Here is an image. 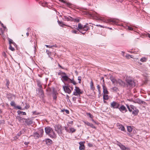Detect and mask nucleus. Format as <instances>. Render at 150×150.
Returning <instances> with one entry per match:
<instances>
[{"label":"nucleus","mask_w":150,"mask_h":150,"mask_svg":"<svg viewBox=\"0 0 150 150\" xmlns=\"http://www.w3.org/2000/svg\"><path fill=\"white\" fill-rule=\"evenodd\" d=\"M56 98H57V96L55 95H54L53 96V98H54V99H56Z\"/></svg>","instance_id":"60"},{"label":"nucleus","mask_w":150,"mask_h":150,"mask_svg":"<svg viewBox=\"0 0 150 150\" xmlns=\"http://www.w3.org/2000/svg\"><path fill=\"white\" fill-rule=\"evenodd\" d=\"M9 49L10 50L12 51H14L15 50L14 48L12 47V45H10L9 47Z\"/></svg>","instance_id":"37"},{"label":"nucleus","mask_w":150,"mask_h":150,"mask_svg":"<svg viewBox=\"0 0 150 150\" xmlns=\"http://www.w3.org/2000/svg\"><path fill=\"white\" fill-rule=\"evenodd\" d=\"M43 141L45 142L46 144L47 145H50L52 142V141L49 139H46Z\"/></svg>","instance_id":"16"},{"label":"nucleus","mask_w":150,"mask_h":150,"mask_svg":"<svg viewBox=\"0 0 150 150\" xmlns=\"http://www.w3.org/2000/svg\"><path fill=\"white\" fill-rule=\"evenodd\" d=\"M110 79L115 85L117 84V80L115 79L113 76H110Z\"/></svg>","instance_id":"14"},{"label":"nucleus","mask_w":150,"mask_h":150,"mask_svg":"<svg viewBox=\"0 0 150 150\" xmlns=\"http://www.w3.org/2000/svg\"><path fill=\"white\" fill-rule=\"evenodd\" d=\"M3 29L2 28H1L0 30L1 31V33H0V35H2L4 33V31L6 30L7 31V29H6L5 30H4V29L3 28Z\"/></svg>","instance_id":"27"},{"label":"nucleus","mask_w":150,"mask_h":150,"mask_svg":"<svg viewBox=\"0 0 150 150\" xmlns=\"http://www.w3.org/2000/svg\"><path fill=\"white\" fill-rule=\"evenodd\" d=\"M120 106L119 103L115 101H113L110 103V107L113 108H118Z\"/></svg>","instance_id":"9"},{"label":"nucleus","mask_w":150,"mask_h":150,"mask_svg":"<svg viewBox=\"0 0 150 150\" xmlns=\"http://www.w3.org/2000/svg\"><path fill=\"white\" fill-rule=\"evenodd\" d=\"M89 126L93 128H96L92 124L90 123Z\"/></svg>","instance_id":"50"},{"label":"nucleus","mask_w":150,"mask_h":150,"mask_svg":"<svg viewBox=\"0 0 150 150\" xmlns=\"http://www.w3.org/2000/svg\"><path fill=\"white\" fill-rule=\"evenodd\" d=\"M132 101L134 103H137L139 104H146L145 102L141 100L139 98H137L134 100H132Z\"/></svg>","instance_id":"10"},{"label":"nucleus","mask_w":150,"mask_h":150,"mask_svg":"<svg viewBox=\"0 0 150 150\" xmlns=\"http://www.w3.org/2000/svg\"><path fill=\"white\" fill-rule=\"evenodd\" d=\"M119 129L122 131H124L125 129V128L122 125H120L119 127Z\"/></svg>","instance_id":"31"},{"label":"nucleus","mask_w":150,"mask_h":150,"mask_svg":"<svg viewBox=\"0 0 150 150\" xmlns=\"http://www.w3.org/2000/svg\"><path fill=\"white\" fill-rule=\"evenodd\" d=\"M39 133L40 134H39L40 135V137H42V136L43 133H44V131L43 129H40L39 130Z\"/></svg>","instance_id":"25"},{"label":"nucleus","mask_w":150,"mask_h":150,"mask_svg":"<svg viewBox=\"0 0 150 150\" xmlns=\"http://www.w3.org/2000/svg\"><path fill=\"white\" fill-rule=\"evenodd\" d=\"M88 145L89 146H92V145L91 144H88Z\"/></svg>","instance_id":"62"},{"label":"nucleus","mask_w":150,"mask_h":150,"mask_svg":"<svg viewBox=\"0 0 150 150\" xmlns=\"http://www.w3.org/2000/svg\"><path fill=\"white\" fill-rule=\"evenodd\" d=\"M126 106L130 112L132 111V114L133 115H136L138 114L139 112V110L135 107L132 105H130L129 106L128 105H126Z\"/></svg>","instance_id":"5"},{"label":"nucleus","mask_w":150,"mask_h":150,"mask_svg":"<svg viewBox=\"0 0 150 150\" xmlns=\"http://www.w3.org/2000/svg\"><path fill=\"white\" fill-rule=\"evenodd\" d=\"M69 96L68 95H67L66 97V98L67 100V102H70V100L69 99Z\"/></svg>","instance_id":"44"},{"label":"nucleus","mask_w":150,"mask_h":150,"mask_svg":"<svg viewBox=\"0 0 150 150\" xmlns=\"http://www.w3.org/2000/svg\"><path fill=\"white\" fill-rule=\"evenodd\" d=\"M73 122L72 121H71V122H70L69 123H70V124H73Z\"/></svg>","instance_id":"63"},{"label":"nucleus","mask_w":150,"mask_h":150,"mask_svg":"<svg viewBox=\"0 0 150 150\" xmlns=\"http://www.w3.org/2000/svg\"><path fill=\"white\" fill-rule=\"evenodd\" d=\"M0 24H1V26L5 30L7 29V28H6V26H4V24L2 23H1V22L0 21Z\"/></svg>","instance_id":"39"},{"label":"nucleus","mask_w":150,"mask_h":150,"mask_svg":"<svg viewBox=\"0 0 150 150\" xmlns=\"http://www.w3.org/2000/svg\"><path fill=\"white\" fill-rule=\"evenodd\" d=\"M17 119L20 122H24V120H25V118H23L21 117H17Z\"/></svg>","instance_id":"21"},{"label":"nucleus","mask_w":150,"mask_h":150,"mask_svg":"<svg viewBox=\"0 0 150 150\" xmlns=\"http://www.w3.org/2000/svg\"><path fill=\"white\" fill-rule=\"evenodd\" d=\"M117 84H119L122 86H123L124 85V83L121 79H118L117 81Z\"/></svg>","instance_id":"20"},{"label":"nucleus","mask_w":150,"mask_h":150,"mask_svg":"<svg viewBox=\"0 0 150 150\" xmlns=\"http://www.w3.org/2000/svg\"><path fill=\"white\" fill-rule=\"evenodd\" d=\"M86 115H88L89 116V117L91 118H93V116L90 113H87Z\"/></svg>","instance_id":"40"},{"label":"nucleus","mask_w":150,"mask_h":150,"mask_svg":"<svg viewBox=\"0 0 150 150\" xmlns=\"http://www.w3.org/2000/svg\"><path fill=\"white\" fill-rule=\"evenodd\" d=\"M18 112L19 114L22 113V114H23V115H26V113L25 112H23L21 111H18Z\"/></svg>","instance_id":"33"},{"label":"nucleus","mask_w":150,"mask_h":150,"mask_svg":"<svg viewBox=\"0 0 150 150\" xmlns=\"http://www.w3.org/2000/svg\"><path fill=\"white\" fill-rule=\"evenodd\" d=\"M84 142H79L80 145L79 149L80 150H84L85 149V146L84 144Z\"/></svg>","instance_id":"15"},{"label":"nucleus","mask_w":150,"mask_h":150,"mask_svg":"<svg viewBox=\"0 0 150 150\" xmlns=\"http://www.w3.org/2000/svg\"><path fill=\"white\" fill-rule=\"evenodd\" d=\"M118 108L120 111L123 113L127 111L126 108L124 105H121Z\"/></svg>","instance_id":"12"},{"label":"nucleus","mask_w":150,"mask_h":150,"mask_svg":"<svg viewBox=\"0 0 150 150\" xmlns=\"http://www.w3.org/2000/svg\"><path fill=\"white\" fill-rule=\"evenodd\" d=\"M9 80H7L6 82V86L7 87V88H8V86L9 85Z\"/></svg>","instance_id":"45"},{"label":"nucleus","mask_w":150,"mask_h":150,"mask_svg":"<svg viewBox=\"0 0 150 150\" xmlns=\"http://www.w3.org/2000/svg\"><path fill=\"white\" fill-rule=\"evenodd\" d=\"M81 76H79L78 78V80L79 81V83H81Z\"/></svg>","instance_id":"52"},{"label":"nucleus","mask_w":150,"mask_h":150,"mask_svg":"<svg viewBox=\"0 0 150 150\" xmlns=\"http://www.w3.org/2000/svg\"><path fill=\"white\" fill-rule=\"evenodd\" d=\"M80 21V19L78 18H76L74 19V21L76 22H79Z\"/></svg>","instance_id":"48"},{"label":"nucleus","mask_w":150,"mask_h":150,"mask_svg":"<svg viewBox=\"0 0 150 150\" xmlns=\"http://www.w3.org/2000/svg\"><path fill=\"white\" fill-rule=\"evenodd\" d=\"M107 94H104L103 96V98L104 100H108L109 98V97Z\"/></svg>","instance_id":"28"},{"label":"nucleus","mask_w":150,"mask_h":150,"mask_svg":"<svg viewBox=\"0 0 150 150\" xmlns=\"http://www.w3.org/2000/svg\"><path fill=\"white\" fill-rule=\"evenodd\" d=\"M45 46H46L47 47H48L49 48H52L53 47H56V46L53 45H45Z\"/></svg>","instance_id":"34"},{"label":"nucleus","mask_w":150,"mask_h":150,"mask_svg":"<svg viewBox=\"0 0 150 150\" xmlns=\"http://www.w3.org/2000/svg\"><path fill=\"white\" fill-rule=\"evenodd\" d=\"M24 122L28 125H30L33 124L32 121L29 119H25V120H24Z\"/></svg>","instance_id":"17"},{"label":"nucleus","mask_w":150,"mask_h":150,"mask_svg":"<svg viewBox=\"0 0 150 150\" xmlns=\"http://www.w3.org/2000/svg\"><path fill=\"white\" fill-rule=\"evenodd\" d=\"M83 92L79 88V87L75 86L73 95L75 96H80V94H82Z\"/></svg>","instance_id":"7"},{"label":"nucleus","mask_w":150,"mask_h":150,"mask_svg":"<svg viewBox=\"0 0 150 150\" xmlns=\"http://www.w3.org/2000/svg\"><path fill=\"white\" fill-rule=\"evenodd\" d=\"M58 23L60 26L64 27V26L65 25L62 22L60 21H58Z\"/></svg>","instance_id":"26"},{"label":"nucleus","mask_w":150,"mask_h":150,"mask_svg":"<svg viewBox=\"0 0 150 150\" xmlns=\"http://www.w3.org/2000/svg\"><path fill=\"white\" fill-rule=\"evenodd\" d=\"M39 95L42 96L43 95V92L42 88H39Z\"/></svg>","instance_id":"23"},{"label":"nucleus","mask_w":150,"mask_h":150,"mask_svg":"<svg viewBox=\"0 0 150 150\" xmlns=\"http://www.w3.org/2000/svg\"><path fill=\"white\" fill-rule=\"evenodd\" d=\"M69 86V87H70V88L71 89V90L72 91L73 89V88L72 86Z\"/></svg>","instance_id":"58"},{"label":"nucleus","mask_w":150,"mask_h":150,"mask_svg":"<svg viewBox=\"0 0 150 150\" xmlns=\"http://www.w3.org/2000/svg\"><path fill=\"white\" fill-rule=\"evenodd\" d=\"M103 92L104 94H108V92L107 91V89L105 86L103 84Z\"/></svg>","instance_id":"18"},{"label":"nucleus","mask_w":150,"mask_h":150,"mask_svg":"<svg viewBox=\"0 0 150 150\" xmlns=\"http://www.w3.org/2000/svg\"><path fill=\"white\" fill-rule=\"evenodd\" d=\"M16 108L20 109V110H22L21 109V108L19 106H15V107Z\"/></svg>","instance_id":"47"},{"label":"nucleus","mask_w":150,"mask_h":150,"mask_svg":"<svg viewBox=\"0 0 150 150\" xmlns=\"http://www.w3.org/2000/svg\"><path fill=\"white\" fill-rule=\"evenodd\" d=\"M58 75L61 76V79L63 82L66 81L69 83H72L74 85L76 84V82L73 79H70L66 73L63 72H60L58 73Z\"/></svg>","instance_id":"2"},{"label":"nucleus","mask_w":150,"mask_h":150,"mask_svg":"<svg viewBox=\"0 0 150 150\" xmlns=\"http://www.w3.org/2000/svg\"><path fill=\"white\" fill-rule=\"evenodd\" d=\"M65 129L66 131L69 132H70V131L68 129L67 127H65Z\"/></svg>","instance_id":"55"},{"label":"nucleus","mask_w":150,"mask_h":150,"mask_svg":"<svg viewBox=\"0 0 150 150\" xmlns=\"http://www.w3.org/2000/svg\"><path fill=\"white\" fill-rule=\"evenodd\" d=\"M112 90L116 92V91H117V90H118V89L116 87H114L112 88Z\"/></svg>","instance_id":"46"},{"label":"nucleus","mask_w":150,"mask_h":150,"mask_svg":"<svg viewBox=\"0 0 150 150\" xmlns=\"http://www.w3.org/2000/svg\"><path fill=\"white\" fill-rule=\"evenodd\" d=\"M33 113L34 114L37 115L38 114V113H37L36 111H34L33 112Z\"/></svg>","instance_id":"56"},{"label":"nucleus","mask_w":150,"mask_h":150,"mask_svg":"<svg viewBox=\"0 0 150 150\" xmlns=\"http://www.w3.org/2000/svg\"><path fill=\"white\" fill-rule=\"evenodd\" d=\"M37 84L38 86L39 87V88H42L41 82L39 80L37 81Z\"/></svg>","instance_id":"22"},{"label":"nucleus","mask_w":150,"mask_h":150,"mask_svg":"<svg viewBox=\"0 0 150 150\" xmlns=\"http://www.w3.org/2000/svg\"><path fill=\"white\" fill-rule=\"evenodd\" d=\"M91 89L94 90L95 89V87L93 86V84L92 81H91L90 83Z\"/></svg>","instance_id":"24"},{"label":"nucleus","mask_w":150,"mask_h":150,"mask_svg":"<svg viewBox=\"0 0 150 150\" xmlns=\"http://www.w3.org/2000/svg\"><path fill=\"white\" fill-rule=\"evenodd\" d=\"M12 45H13L14 46H16V43L13 42L12 44Z\"/></svg>","instance_id":"59"},{"label":"nucleus","mask_w":150,"mask_h":150,"mask_svg":"<svg viewBox=\"0 0 150 150\" xmlns=\"http://www.w3.org/2000/svg\"><path fill=\"white\" fill-rule=\"evenodd\" d=\"M64 90L65 92L68 94H70L71 92V90L69 87L68 86H63Z\"/></svg>","instance_id":"11"},{"label":"nucleus","mask_w":150,"mask_h":150,"mask_svg":"<svg viewBox=\"0 0 150 150\" xmlns=\"http://www.w3.org/2000/svg\"><path fill=\"white\" fill-rule=\"evenodd\" d=\"M54 128L55 130L60 135L62 134V131L61 126L60 125H56Z\"/></svg>","instance_id":"8"},{"label":"nucleus","mask_w":150,"mask_h":150,"mask_svg":"<svg viewBox=\"0 0 150 150\" xmlns=\"http://www.w3.org/2000/svg\"><path fill=\"white\" fill-rule=\"evenodd\" d=\"M64 19H65V20H67V21H69V18L68 17H67V16H64Z\"/></svg>","instance_id":"53"},{"label":"nucleus","mask_w":150,"mask_h":150,"mask_svg":"<svg viewBox=\"0 0 150 150\" xmlns=\"http://www.w3.org/2000/svg\"><path fill=\"white\" fill-rule=\"evenodd\" d=\"M26 35H27V36H28L29 35V33H26Z\"/></svg>","instance_id":"64"},{"label":"nucleus","mask_w":150,"mask_h":150,"mask_svg":"<svg viewBox=\"0 0 150 150\" xmlns=\"http://www.w3.org/2000/svg\"><path fill=\"white\" fill-rule=\"evenodd\" d=\"M45 130L46 133L50 137L53 138H56V134L51 128L48 127H46Z\"/></svg>","instance_id":"4"},{"label":"nucleus","mask_w":150,"mask_h":150,"mask_svg":"<svg viewBox=\"0 0 150 150\" xmlns=\"http://www.w3.org/2000/svg\"><path fill=\"white\" fill-rule=\"evenodd\" d=\"M84 122L85 124L87 125L88 126H89L90 124V123L87 121H84Z\"/></svg>","instance_id":"49"},{"label":"nucleus","mask_w":150,"mask_h":150,"mask_svg":"<svg viewBox=\"0 0 150 150\" xmlns=\"http://www.w3.org/2000/svg\"><path fill=\"white\" fill-rule=\"evenodd\" d=\"M126 57L128 58H132V56L130 55L129 54H127L126 55Z\"/></svg>","instance_id":"43"},{"label":"nucleus","mask_w":150,"mask_h":150,"mask_svg":"<svg viewBox=\"0 0 150 150\" xmlns=\"http://www.w3.org/2000/svg\"><path fill=\"white\" fill-rule=\"evenodd\" d=\"M8 41L10 45H12V44L14 42L12 40L9 38L8 39Z\"/></svg>","instance_id":"36"},{"label":"nucleus","mask_w":150,"mask_h":150,"mask_svg":"<svg viewBox=\"0 0 150 150\" xmlns=\"http://www.w3.org/2000/svg\"><path fill=\"white\" fill-rule=\"evenodd\" d=\"M10 104L12 106H14V107L16 106L15 103L13 101L11 102Z\"/></svg>","instance_id":"42"},{"label":"nucleus","mask_w":150,"mask_h":150,"mask_svg":"<svg viewBox=\"0 0 150 150\" xmlns=\"http://www.w3.org/2000/svg\"><path fill=\"white\" fill-rule=\"evenodd\" d=\"M126 29L130 30H133V28H132L128 26H126Z\"/></svg>","instance_id":"35"},{"label":"nucleus","mask_w":150,"mask_h":150,"mask_svg":"<svg viewBox=\"0 0 150 150\" xmlns=\"http://www.w3.org/2000/svg\"><path fill=\"white\" fill-rule=\"evenodd\" d=\"M42 5L43 6L48 7V5L46 2L42 3Z\"/></svg>","instance_id":"38"},{"label":"nucleus","mask_w":150,"mask_h":150,"mask_svg":"<svg viewBox=\"0 0 150 150\" xmlns=\"http://www.w3.org/2000/svg\"><path fill=\"white\" fill-rule=\"evenodd\" d=\"M117 145L120 147L122 150H125L126 149H127V150H129L128 148L126 147L124 145L119 142L118 143Z\"/></svg>","instance_id":"13"},{"label":"nucleus","mask_w":150,"mask_h":150,"mask_svg":"<svg viewBox=\"0 0 150 150\" xmlns=\"http://www.w3.org/2000/svg\"><path fill=\"white\" fill-rule=\"evenodd\" d=\"M71 32L72 33L74 34H79V32L76 30H72Z\"/></svg>","instance_id":"41"},{"label":"nucleus","mask_w":150,"mask_h":150,"mask_svg":"<svg viewBox=\"0 0 150 150\" xmlns=\"http://www.w3.org/2000/svg\"><path fill=\"white\" fill-rule=\"evenodd\" d=\"M66 112L67 113V114H68L69 113V111L68 110H66Z\"/></svg>","instance_id":"61"},{"label":"nucleus","mask_w":150,"mask_h":150,"mask_svg":"<svg viewBox=\"0 0 150 150\" xmlns=\"http://www.w3.org/2000/svg\"><path fill=\"white\" fill-rule=\"evenodd\" d=\"M147 59L145 57L142 58L140 59V61L142 62H145L146 61Z\"/></svg>","instance_id":"30"},{"label":"nucleus","mask_w":150,"mask_h":150,"mask_svg":"<svg viewBox=\"0 0 150 150\" xmlns=\"http://www.w3.org/2000/svg\"><path fill=\"white\" fill-rule=\"evenodd\" d=\"M89 29L87 24L83 25L79 23L78 25L77 30L83 35Z\"/></svg>","instance_id":"3"},{"label":"nucleus","mask_w":150,"mask_h":150,"mask_svg":"<svg viewBox=\"0 0 150 150\" xmlns=\"http://www.w3.org/2000/svg\"><path fill=\"white\" fill-rule=\"evenodd\" d=\"M91 16L92 17L95 18L96 19L98 20L104 22L108 23L111 22L112 23L111 24L112 25H117L118 23L117 21L115 19L109 18L106 20L104 17L96 12H93L91 14Z\"/></svg>","instance_id":"1"},{"label":"nucleus","mask_w":150,"mask_h":150,"mask_svg":"<svg viewBox=\"0 0 150 150\" xmlns=\"http://www.w3.org/2000/svg\"><path fill=\"white\" fill-rule=\"evenodd\" d=\"M33 136L35 139H37L39 137H40L39 134L37 132L34 133Z\"/></svg>","instance_id":"19"},{"label":"nucleus","mask_w":150,"mask_h":150,"mask_svg":"<svg viewBox=\"0 0 150 150\" xmlns=\"http://www.w3.org/2000/svg\"><path fill=\"white\" fill-rule=\"evenodd\" d=\"M125 81L127 83V86L130 87H133L135 86V83L134 81L132 79L131 77L127 76Z\"/></svg>","instance_id":"6"},{"label":"nucleus","mask_w":150,"mask_h":150,"mask_svg":"<svg viewBox=\"0 0 150 150\" xmlns=\"http://www.w3.org/2000/svg\"><path fill=\"white\" fill-rule=\"evenodd\" d=\"M2 54L4 57H5L6 56V54L4 52H3Z\"/></svg>","instance_id":"57"},{"label":"nucleus","mask_w":150,"mask_h":150,"mask_svg":"<svg viewBox=\"0 0 150 150\" xmlns=\"http://www.w3.org/2000/svg\"><path fill=\"white\" fill-rule=\"evenodd\" d=\"M70 27L71 29H77V27L76 25V26H74L73 27H71L70 26H69Z\"/></svg>","instance_id":"51"},{"label":"nucleus","mask_w":150,"mask_h":150,"mask_svg":"<svg viewBox=\"0 0 150 150\" xmlns=\"http://www.w3.org/2000/svg\"><path fill=\"white\" fill-rule=\"evenodd\" d=\"M69 130L70 132H69V133H72L75 132L76 131V129H75L74 128L72 127L70 128Z\"/></svg>","instance_id":"29"},{"label":"nucleus","mask_w":150,"mask_h":150,"mask_svg":"<svg viewBox=\"0 0 150 150\" xmlns=\"http://www.w3.org/2000/svg\"><path fill=\"white\" fill-rule=\"evenodd\" d=\"M127 131L129 132H131L132 131V128L130 126H128L127 127Z\"/></svg>","instance_id":"32"},{"label":"nucleus","mask_w":150,"mask_h":150,"mask_svg":"<svg viewBox=\"0 0 150 150\" xmlns=\"http://www.w3.org/2000/svg\"><path fill=\"white\" fill-rule=\"evenodd\" d=\"M97 88H98V91H99V93H100V87L99 86V85H98L97 86Z\"/></svg>","instance_id":"54"}]
</instances>
